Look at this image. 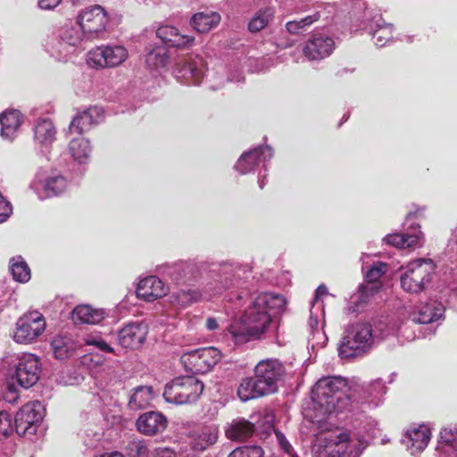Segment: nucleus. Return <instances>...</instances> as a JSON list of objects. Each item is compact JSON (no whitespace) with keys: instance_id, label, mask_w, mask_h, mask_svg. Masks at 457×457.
Returning <instances> with one entry per match:
<instances>
[{"instance_id":"nucleus-1","label":"nucleus","mask_w":457,"mask_h":457,"mask_svg":"<svg viewBox=\"0 0 457 457\" xmlns=\"http://www.w3.org/2000/svg\"><path fill=\"white\" fill-rule=\"evenodd\" d=\"M229 308L240 312L228 327V335L236 345L259 339L269 328L272 316L281 312L287 301L282 295L265 292L247 295L244 290L228 294Z\"/></svg>"},{"instance_id":"nucleus-2","label":"nucleus","mask_w":457,"mask_h":457,"mask_svg":"<svg viewBox=\"0 0 457 457\" xmlns=\"http://www.w3.org/2000/svg\"><path fill=\"white\" fill-rule=\"evenodd\" d=\"M212 280L205 287L204 293L186 287L172 293V303L185 307L202 299L221 295L226 290L239 288L248 278L250 270L238 263L225 262L212 269Z\"/></svg>"},{"instance_id":"nucleus-3","label":"nucleus","mask_w":457,"mask_h":457,"mask_svg":"<svg viewBox=\"0 0 457 457\" xmlns=\"http://www.w3.org/2000/svg\"><path fill=\"white\" fill-rule=\"evenodd\" d=\"M347 379L340 376L324 377L312 389L314 419L320 422L335 412L346 411L352 405Z\"/></svg>"},{"instance_id":"nucleus-4","label":"nucleus","mask_w":457,"mask_h":457,"mask_svg":"<svg viewBox=\"0 0 457 457\" xmlns=\"http://www.w3.org/2000/svg\"><path fill=\"white\" fill-rule=\"evenodd\" d=\"M284 374L283 365L277 360L261 361L253 377L244 378L237 388L242 402L265 396L277 392L278 383Z\"/></svg>"},{"instance_id":"nucleus-5","label":"nucleus","mask_w":457,"mask_h":457,"mask_svg":"<svg viewBox=\"0 0 457 457\" xmlns=\"http://www.w3.org/2000/svg\"><path fill=\"white\" fill-rule=\"evenodd\" d=\"M365 448L363 441L353 444L347 433L326 431L319 433L312 445V457H359Z\"/></svg>"},{"instance_id":"nucleus-6","label":"nucleus","mask_w":457,"mask_h":457,"mask_svg":"<svg viewBox=\"0 0 457 457\" xmlns=\"http://www.w3.org/2000/svg\"><path fill=\"white\" fill-rule=\"evenodd\" d=\"M400 276L401 287L410 294L425 291L431 284L435 265L430 259H418L402 269Z\"/></svg>"},{"instance_id":"nucleus-7","label":"nucleus","mask_w":457,"mask_h":457,"mask_svg":"<svg viewBox=\"0 0 457 457\" xmlns=\"http://www.w3.org/2000/svg\"><path fill=\"white\" fill-rule=\"evenodd\" d=\"M374 336L369 323L351 325L338 346V354L342 359L357 357L366 353L372 345Z\"/></svg>"},{"instance_id":"nucleus-8","label":"nucleus","mask_w":457,"mask_h":457,"mask_svg":"<svg viewBox=\"0 0 457 457\" xmlns=\"http://www.w3.org/2000/svg\"><path fill=\"white\" fill-rule=\"evenodd\" d=\"M204 391V383L194 376L175 378L165 386L163 398L174 404L192 403Z\"/></svg>"},{"instance_id":"nucleus-9","label":"nucleus","mask_w":457,"mask_h":457,"mask_svg":"<svg viewBox=\"0 0 457 457\" xmlns=\"http://www.w3.org/2000/svg\"><path fill=\"white\" fill-rule=\"evenodd\" d=\"M82 41L81 31L75 25L66 24L48 43L47 50L58 61L67 62L75 54Z\"/></svg>"},{"instance_id":"nucleus-10","label":"nucleus","mask_w":457,"mask_h":457,"mask_svg":"<svg viewBox=\"0 0 457 457\" xmlns=\"http://www.w3.org/2000/svg\"><path fill=\"white\" fill-rule=\"evenodd\" d=\"M423 211L424 208H417L413 212H409L403 223V227L406 231L404 233L387 235L383 240L388 245H394L397 248L422 246L424 243V235L420 229V226L416 224L414 220L420 217Z\"/></svg>"},{"instance_id":"nucleus-11","label":"nucleus","mask_w":457,"mask_h":457,"mask_svg":"<svg viewBox=\"0 0 457 457\" xmlns=\"http://www.w3.org/2000/svg\"><path fill=\"white\" fill-rule=\"evenodd\" d=\"M221 359V353L215 347H205L186 352L180 362L188 372L204 374L209 372Z\"/></svg>"},{"instance_id":"nucleus-12","label":"nucleus","mask_w":457,"mask_h":457,"mask_svg":"<svg viewBox=\"0 0 457 457\" xmlns=\"http://www.w3.org/2000/svg\"><path fill=\"white\" fill-rule=\"evenodd\" d=\"M109 17L105 10L96 4L83 9L77 17V28L81 31V37L95 38L100 37L106 29Z\"/></svg>"},{"instance_id":"nucleus-13","label":"nucleus","mask_w":457,"mask_h":457,"mask_svg":"<svg viewBox=\"0 0 457 457\" xmlns=\"http://www.w3.org/2000/svg\"><path fill=\"white\" fill-rule=\"evenodd\" d=\"M44 414L45 407L39 401L27 403L15 415L14 427L16 432L21 436L35 435Z\"/></svg>"},{"instance_id":"nucleus-14","label":"nucleus","mask_w":457,"mask_h":457,"mask_svg":"<svg viewBox=\"0 0 457 457\" xmlns=\"http://www.w3.org/2000/svg\"><path fill=\"white\" fill-rule=\"evenodd\" d=\"M174 76L187 85H199L205 75V64L197 54H187L180 57L174 69Z\"/></svg>"},{"instance_id":"nucleus-15","label":"nucleus","mask_w":457,"mask_h":457,"mask_svg":"<svg viewBox=\"0 0 457 457\" xmlns=\"http://www.w3.org/2000/svg\"><path fill=\"white\" fill-rule=\"evenodd\" d=\"M87 62L96 68H111L120 65L129 56L128 50L120 45L101 46L88 53Z\"/></svg>"},{"instance_id":"nucleus-16","label":"nucleus","mask_w":457,"mask_h":457,"mask_svg":"<svg viewBox=\"0 0 457 457\" xmlns=\"http://www.w3.org/2000/svg\"><path fill=\"white\" fill-rule=\"evenodd\" d=\"M46 322L38 312H32L21 317L16 322L13 339L19 344H29L45 330Z\"/></svg>"},{"instance_id":"nucleus-17","label":"nucleus","mask_w":457,"mask_h":457,"mask_svg":"<svg viewBox=\"0 0 457 457\" xmlns=\"http://www.w3.org/2000/svg\"><path fill=\"white\" fill-rule=\"evenodd\" d=\"M160 272L170 278L176 285H189L197 278L200 267L194 261H179L162 265Z\"/></svg>"},{"instance_id":"nucleus-18","label":"nucleus","mask_w":457,"mask_h":457,"mask_svg":"<svg viewBox=\"0 0 457 457\" xmlns=\"http://www.w3.org/2000/svg\"><path fill=\"white\" fill-rule=\"evenodd\" d=\"M40 373V362L38 358L32 353H22L19 359L15 369V376L18 383L29 388L35 385Z\"/></svg>"},{"instance_id":"nucleus-19","label":"nucleus","mask_w":457,"mask_h":457,"mask_svg":"<svg viewBox=\"0 0 457 457\" xmlns=\"http://www.w3.org/2000/svg\"><path fill=\"white\" fill-rule=\"evenodd\" d=\"M335 49L334 39L323 33H315L306 41L303 49L304 56L311 61H320L328 57Z\"/></svg>"},{"instance_id":"nucleus-20","label":"nucleus","mask_w":457,"mask_h":457,"mask_svg":"<svg viewBox=\"0 0 457 457\" xmlns=\"http://www.w3.org/2000/svg\"><path fill=\"white\" fill-rule=\"evenodd\" d=\"M273 156V151L269 145H260L248 152L244 153L235 165L236 170L241 174L249 173L261 163H265ZM267 170L266 164H263Z\"/></svg>"},{"instance_id":"nucleus-21","label":"nucleus","mask_w":457,"mask_h":457,"mask_svg":"<svg viewBox=\"0 0 457 457\" xmlns=\"http://www.w3.org/2000/svg\"><path fill=\"white\" fill-rule=\"evenodd\" d=\"M147 328L143 322H129L120 329L119 344L123 348L135 349L145 342Z\"/></svg>"},{"instance_id":"nucleus-22","label":"nucleus","mask_w":457,"mask_h":457,"mask_svg":"<svg viewBox=\"0 0 457 457\" xmlns=\"http://www.w3.org/2000/svg\"><path fill=\"white\" fill-rule=\"evenodd\" d=\"M67 187L68 181L62 175H53L48 177L45 182L34 180L30 184V187L40 199L59 195L66 190Z\"/></svg>"},{"instance_id":"nucleus-23","label":"nucleus","mask_w":457,"mask_h":457,"mask_svg":"<svg viewBox=\"0 0 457 457\" xmlns=\"http://www.w3.org/2000/svg\"><path fill=\"white\" fill-rule=\"evenodd\" d=\"M430 435L428 427L420 425L407 430L401 441L413 455L426 448L430 440Z\"/></svg>"},{"instance_id":"nucleus-24","label":"nucleus","mask_w":457,"mask_h":457,"mask_svg":"<svg viewBox=\"0 0 457 457\" xmlns=\"http://www.w3.org/2000/svg\"><path fill=\"white\" fill-rule=\"evenodd\" d=\"M156 36L167 47L187 48L195 42L194 37L181 34L177 28L168 25L161 26Z\"/></svg>"},{"instance_id":"nucleus-25","label":"nucleus","mask_w":457,"mask_h":457,"mask_svg":"<svg viewBox=\"0 0 457 457\" xmlns=\"http://www.w3.org/2000/svg\"><path fill=\"white\" fill-rule=\"evenodd\" d=\"M167 293L164 283L155 276L141 279L137 287V295L146 302H153Z\"/></svg>"},{"instance_id":"nucleus-26","label":"nucleus","mask_w":457,"mask_h":457,"mask_svg":"<svg viewBox=\"0 0 457 457\" xmlns=\"http://www.w3.org/2000/svg\"><path fill=\"white\" fill-rule=\"evenodd\" d=\"M445 311L441 302L430 300L422 305L418 312L412 313L408 321L420 324H430L440 320Z\"/></svg>"},{"instance_id":"nucleus-27","label":"nucleus","mask_w":457,"mask_h":457,"mask_svg":"<svg viewBox=\"0 0 457 457\" xmlns=\"http://www.w3.org/2000/svg\"><path fill=\"white\" fill-rule=\"evenodd\" d=\"M167 427L166 418L160 412L148 411L139 416L137 428L145 435H155L162 432Z\"/></svg>"},{"instance_id":"nucleus-28","label":"nucleus","mask_w":457,"mask_h":457,"mask_svg":"<svg viewBox=\"0 0 457 457\" xmlns=\"http://www.w3.org/2000/svg\"><path fill=\"white\" fill-rule=\"evenodd\" d=\"M189 439L194 451L203 452L217 442L218 428L213 426L198 428L190 433Z\"/></svg>"},{"instance_id":"nucleus-29","label":"nucleus","mask_w":457,"mask_h":457,"mask_svg":"<svg viewBox=\"0 0 457 457\" xmlns=\"http://www.w3.org/2000/svg\"><path fill=\"white\" fill-rule=\"evenodd\" d=\"M2 138L12 141L21 125V114L18 110L5 111L0 114Z\"/></svg>"},{"instance_id":"nucleus-30","label":"nucleus","mask_w":457,"mask_h":457,"mask_svg":"<svg viewBox=\"0 0 457 457\" xmlns=\"http://www.w3.org/2000/svg\"><path fill=\"white\" fill-rule=\"evenodd\" d=\"M437 449L440 457H457V425L444 428L440 431Z\"/></svg>"},{"instance_id":"nucleus-31","label":"nucleus","mask_w":457,"mask_h":457,"mask_svg":"<svg viewBox=\"0 0 457 457\" xmlns=\"http://www.w3.org/2000/svg\"><path fill=\"white\" fill-rule=\"evenodd\" d=\"M72 320L74 323L81 324H97L104 318V312L102 310L93 309L90 305H78L72 311Z\"/></svg>"},{"instance_id":"nucleus-32","label":"nucleus","mask_w":457,"mask_h":457,"mask_svg":"<svg viewBox=\"0 0 457 457\" xmlns=\"http://www.w3.org/2000/svg\"><path fill=\"white\" fill-rule=\"evenodd\" d=\"M154 399L152 386H139L131 390L129 407L130 410H140L148 407Z\"/></svg>"},{"instance_id":"nucleus-33","label":"nucleus","mask_w":457,"mask_h":457,"mask_svg":"<svg viewBox=\"0 0 457 457\" xmlns=\"http://www.w3.org/2000/svg\"><path fill=\"white\" fill-rule=\"evenodd\" d=\"M56 130L49 119L39 120L34 127V139L41 145L47 146L55 139Z\"/></svg>"},{"instance_id":"nucleus-34","label":"nucleus","mask_w":457,"mask_h":457,"mask_svg":"<svg viewBox=\"0 0 457 457\" xmlns=\"http://www.w3.org/2000/svg\"><path fill=\"white\" fill-rule=\"evenodd\" d=\"M257 430L252 422L245 420H234L226 430L228 438L237 441H243L249 438Z\"/></svg>"},{"instance_id":"nucleus-35","label":"nucleus","mask_w":457,"mask_h":457,"mask_svg":"<svg viewBox=\"0 0 457 457\" xmlns=\"http://www.w3.org/2000/svg\"><path fill=\"white\" fill-rule=\"evenodd\" d=\"M370 34L372 36L378 47L386 46L393 38V25L386 23L381 18L370 26Z\"/></svg>"},{"instance_id":"nucleus-36","label":"nucleus","mask_w":457,"mask_h":457,"mask_svg":"<svg viewBox=\"0 0 457 457\" xmlns=\"http://www.w3.org/2000/svg\"><path fill=\"white\" fill-rule=\"evenodd\" d=\"M220 21V16L217 12H198L191 18V25L196 31L206 33L216 27Z\"/></svg>"},{"instance_id":"nucleus-37","label":"nucleus","mask_w":457,"mask_h":457,"mask_svg":"<svg viewBox=\"0 0 457 457\" xmlns=\"http://www.w3.org/2000/svg\"><path fill=\"white\" fill-rule=\"evenodd\" d=\"M51 345L55 358L59 360H65L71 357L76 351L74 341L67 336L55 337Z\"/></svg>"},{"instance_id":"nucleus-38","label":"nucleus","mask_w":457,"mask_h":457,"mask_svg":"<svg viewBox=\"0 0 457 457\" xmlns=\"http://www.w3.org/2000/svg\"><path fill=\"white\" fill-rule=\"evenodd\" d=\"M69 151L76 162L86 163L90 157L91 145L88 140L83 137H76L70 142Z\"/></svg>"},{"instance_id":"nucleus-39","label":"nucleus","mask_w":457,"mask_h":457,"mask_svg":"<svg viewBox=\"0 0 457 457\" xmlns=\"http://www.w3.org/2000/svg\"><path fill=\"white\" fill-rule=\"evenodd\" d=\"M10 270L15 281L25 283L30 279V269L21 255L11 259Z\"/></svg>"},{"instance_id":"nucleus-40","label":"nucleus","mask_w":457,"mask_h":457,"mask_svg":"<svg viewBox=\"0 0 457 457\" xmlns=\"http://www.w3.org/2000/svg\"><path fill=\"white\" fill-rule=\"evenodd\" d=\"M169 58L166 46H156L146 54L145 62L150 69H160L168 64Z\"/></svg>"},{"instance_id":"nucleus-41","label":"nucleus","mask_w":457,"mask_h":457,"mask_svg":"<svg viewBox=\"0 0 457 457\" xmlns=\"http://www.w3.org/2000/svg\"><path fill=\"white\" fill-rule=\"evenodd\" d=\"M274 10L266 7L259 10L248 22V29L251 32H258L263 29L273 19Z\"/></svg>"},{"instance_id":"nucleus-42","label":"nucleus","mask_w":457,"mask_h":457,"mask_svg":"<svg viewBox=\"0 0 457 457\" xmlns=\"http://www.w3.org/2000/svg\"><path fill=\"white\" fill-rule=\"evenodd\" d=\"M320 18V14L319 12L312 15H308L303 19L298 21H289L286 23V29L288 33L292 35L301 34L308 29V28L317 21Z\"/></svg>"},{"instance_id":"nucleus-43","label":"nucleus","mask_w":457,"mask_h":457,"mask_svg":"<svg viewBox=\"0 0 457 457\" xmlns=\"http://www.w3.org/2000/svg\"><path fill=\"white\" fill-rule=\"evenodd\" d=\"M386 392V387L381 379L373 381L365 388V394H367L365 403L373 407H377L379 404L380 398Z\"/></svg>"},{"instance_id":"nucleus-44","label":"nucleus","mask_w":457,"mask_h":457,"mask_svg":"<svg viewBox=\"0 0 457 457\" xmlns=\"http://www.w3.org/2000/svg\"><path fill=\"white\" fill-rule=\"evenodd\" d=\"M312 307L311 309V314L310 319L308 321V326L312 334V338L310 340L312 341V347L314 345H323L325 344V341L327 340V337L325 336V333L322 331V329H320L319 324V315L314 314L312 311Z\"/></svg>"},{"instance_id":"nucleus-45","label":"nucleus","mask_w":457,"mask_h":457,"mask_svg":"<svg viewBox=\"0 0 457 457\" xmlns=\"http://www.w3.org/2000/svg\"><path fill=\"white\" fill-rule=\"evenodd\" d=\"M266 420H265V428H264V432L269 434L271 430H274V434H275V436H276V439L279 445V446L281 447V449L288 454L289 457H292L293 454H295L294 453V449L292 447V445H290V443L287 440L286 436L278 430H275L273 428V426L271 424V417H269L267 416L266 418Z\"/></svg>"},{"instance_id":"nucleus-46","label":"nucleus","mask_w":457,"mask_h":457,"mask_svg":"<svg viewBox=\"0 0 457 457\" xmlns=\"http://www.w3.org/2000/svg\"><path fill=\"white\" fill-rule=\"evenodd\" d=\"M92 125L94 124L92 123L91 118L85 111H83L72 120L70 125V130L72 133L81 135L85 131L88 130Z\"/></svg>"},{"instance_id":"nucleus-47","label":"nucleus","mask_w":457,"mask_h":457,"mask_svg":"<svg viewBox=\"0 0 457 457\" xmlns=\"http://www.w3.org/2000/svg\"><path fill=\"white\" fill-rule=\"evenodd\" d=\"M264 452L258 445H245L233 450L228 457H263Z\"/></svg>"},{"instance_id":"nucleus-48","label":"nucleus","mask_w":457,"mask_h":457,"mask_svg":"<svg viewBox=\"0 0 457 457\" xmlns=\"http://www.w3.org/2000/svg\"><path fill=\"white\" fill-rule=\"evenodd\" d=\"M373 287L361 285L359 287L358 292L351 297L352 303L359 308L362 304L368 303L370 297L373 295Z\"/></svg>"},{"instance_id":"nucleus-49","label":"nucleus","mask_w":457,"mask_h":457,"mask_svg":"<svg viewBox=\"0 0 457 457\" xmlns=\"http://www.w3.org/2000/svg\"><path fill=\"white\" fill-rule=\"evenodd\" d=\"M84 340L87 345L95 346L101 352L114 353V349L98 335H89Z\"/></svg>"},{"instance_id":"nucleus-50","label":"nucleus","mask_w":457,"mask_h":457,"mask_svg":"<svg viewBox=\"0 0 457 457\" xmlns=\"http://www.w3.org/2000/svg\"><path fill=\"white\" fill-rule=\"evenodd\" d=\"M386 272V265L383 262H377L372 265L365 273L367 282H377Z\"/></svg>"},{"instance_id":"nucleus-51","label":"nucleus","mask_w":457,"mask_h":457,"mask_svg":"<svg viewBox=\"0 0 457 457\" xmlns=\"http://www.w3.org/2000/svg\"><path fill=\"white\" fill-rule=\"evenodd\" d=\"M13 429L12 416L5 411H0V436H9Z\"/></svg>"},{"instance_id":"nucleus-52","label":"nucleus","mask_w":457,"mask_h":457,"mask_svg":"<svg viewBox=\"0 0 457 457\" xmlns=\"http://www.w3.org/2000/svg\"><path fill=\"white\" fill-rule=\"evenodd\" d=\"M12 207L10 202L6 201L0 193V223L4 222L12 214Z\"/></svg>"},{"instance_id":"nucleus-53","label":"nucleus","mask_w":457,"mask_h":457,"mask_svg":"<svg viewBox=\"0 0 457 457\" xmlns=\"http://www.w3.org/2000/svg\"><path fill=\"white\" fill-rule=\"evenodd\" d=\"M85 112L91 118L93 124H97L104 120V110L99 106H90Z\"/></svg>"},{"instance_id":"nucleus-54","label":"nucleus","mask_w":457,"mask_h":457,"mask_svg":"<svg viewBox=\"0 0 457 457\" xmlns=\"http://www.w3.org/2000/svg\"><path fill=\"white\" fill-rule=\"evenodd\" d=\"M130 449H131V451H135L137 455H138V456L144 455L147 452V448H146L145 445L140 441L132 442L130 444Z\"/></svg>"},{"instance_id":"nucleus-55","label":"nucleus","mask_w":457,"mask_h":457,"mask_svg":"<svg viewBox=\"0 0 457 457\" xmlns=\"http://www.w3.org/2000/svg\"><path fill=\"white\" fill-rule=\"evenodd\" d=\"M62 0H38V6L44 10H52L55 8Z\"/></svg>"},{"instance_id":"nucleus-56","label":"nucleus","mask_w":457,"mask_h":457,"mask_svg":"<svg viewBox=\"0 0 457 457\" xmlns=\"http://www.w3.org/2000/svg\"><path fill=\"white\" fill-rule=\"evenodd\" d=\"M151 457H176L174 452L168 448L157 449Z\"/></svg>"},{"instance_id":"nucleus-57","label":"nucleus","mask_w":457,"mask_h":457,"mask_svg":"<svg viewBox=\"0 0 457 457\" xmlns=\"http://www.w3.org/2000/svg\"><path fill=\"white\" fill-rule=\"evenodd\" d=\"M328 295V288L324 285H320L316 289L315 299L313 300L312 308L319 303V298L320 296Z\"/></svg>"},{"instance_id":"nucleus-58","label":"nucleus","mask_w":457,"mask_h":457,"mask_svg":"<svg viewBox=\"0 0 457 457\" xmlns=\"http://www.w3.org/2000/svg\"><path fill=\"white\" fill-rule=\"evenodd\" d=\"M378 425V422L375 420L369 419L367 421V425L363 426V429L368 433L370 434L372 436L375 435V429Z\"/></svg>"},{"instance_id":"nucleus-59","label":"nucleus","mask_w":457,"mask_h":457,"mask_svg":"<svg viewBox=\"0 0 457 457\" xmlns=\"http://www.w3.org/2000/svg\"><path fill=\"white\" fill-rule=\"evenodd\" d=\"M206 328L211 331L217 329L219 328L218 320L213 317H209L206 320Z\"/></svg>"},{"instance_id":"nucleus-60","label":"nucleus","mask_w":457,"mask_h":457,"mask_svg":"<svg viewBox=\"0 0 457 457\" xmlns=\"http://www.w3.org/2000/svg\"><path fill=\"white\" fill-rule=\"evenodd\" d=\"M100 439V434L99 433H94L93 437L90 439H85L84 443L88 447H94L96 445V443Z\"/></svg>"},{"instance_id":"nucleus-61","label":"nucleus","mask_w":457,"mask_h":457,"mask_svg":"<svg viewBox=\"0 0 457 457\" xmlns=\"http://www.w3.org/2000/svg\"><path fill=\"white\" fill-rule=\"evenodd\" d=\"M95 457H124L121 453L118 452H112L110 453H104Z\"/></svg>"},{"instance_id":"nucleus-62","label":"nucleus","mask_w":457,"mask_h":457,"mask_svg":"<svg viewBox=\"0 0 457 457\" xmlns=\"http://www.w3.org/2000/svg\"><path fill=\"white\" fill-rule=\"evenodd\" d=\"M265 178H266V175L262 176V178L259 180V187L261 189H262L265 185V182H264Z\"/></svg>"},{"instance_id":"nucleus-63","label":"nucleus","mask_w":457,"mask_h":457,"mask_svg":"<svg viewBox=\"0 0 457 457\" xmlns=\"http://www.w3.org/2000/svg\"><path fill=\"white\" fill-rule=\"evenodd\" d=\"M391 331L392 330L388 328L386 332H383L382 337H386L387 335H389L391 333Z\"/></svg>"},{"instance_id":"nucleus-64","label":"nucleus","mask_w":457,"mask_h":457,"mask_svg":"<svg viewBox=\"0 0 457 457\" xmlns=\"http://www.w3.org/2000/svg\"><path fill=\"white\" fill-rule=\"evenodd\" d=\"M406 40H407L408 42H411V41H412V38H411V37H406Z\"/></svg>"}]
</instances>
